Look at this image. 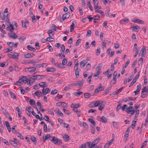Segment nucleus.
Returning a JSON list of instances; mask_svg holds the SVG:
<instances>
[{
	"label": "nucleus",
	"instance_id": "nucleus-1",
	"mask_svg": "<svg viewBox=\"0 0 148 148\" xmlns=\"http://www.w3.org/2000/svg\"><path fill=\"white\" fill-rule=\"evenodd\" d=\"M8 56L10 58H13L17 60L18 59L19 54L16 52H12L8 53Z\"/></svg>",
	"mask_w": 148,
	"mask_h": 148
},
{
	"label": "nucleus",
	"instance_id": "nucleus-2",
	"mask_svg": "<svg viewBox=\"0 0 148 148\" xmlns=\"http://www.w3.org/2000/svg\"><path fill=\"white\" fill-rule=\"evenodd\" d=\"M44 77V76L43 75H37L31 77L30 78L34 80H38L42 79Z\"/></svg>",
	"mask_w": 148,
	"mask_h": 148
},
{
	"label": "nucleus",
	"instance_id": "nucleus-3",
	"mask_svg": "<svg viewBox=\"0 0 148 148\" xmlns=\"http://www.w3.org/2000/svg\"><path fill=\"white\" fill-rule=\"evenodd\" d=\"M51 141H52L55 144H59L61 143V140L58 138H55L54 136H52V139H50Z\"/></svg>",
	"mask_w": 148,
	"mask_h": 148
},
{
	"label": "nucleus",
	"instance_id": "nucleus-4",
	"mask_svg": "<svg viewBox=\"0 0 148 148\" xmlns=\"http://www.w3.org/2000/svg\"><path fill=\"white\" fill-rule=\"evenodd\" d=\"M139 76V73H138V74L133 79V81L130 84L129 87L132 86L136 81L138 79V78Z\"/></svg>",
	"mask_w": 148,
	"mask_h": 148
},
{
	"label": "nucleus",
	"instance_id": "nucleus-5",
	"mask_svg": "<svg viewBox=\"0 0 148 148\" xmlns=\"http://www.w3.org/2000/svg\"><path fill=\"white\" fill-rule=\"evenodd\" d=\"M18 44V42L14 44V42H8L7 44L9 46V47H16Z\"/></svg>",
	"mask_w": 148,
	"mask_h": 148
},
{
	"label": "nucleus",
	"instance_id": "nucleus-6",
	"mask_svg": "<svg viewBox=\"0 0 148 148\" xmlns=\"http://www.w3.org/2000/svg\"><path fill=\"white\" fill-rule=\"evenodd\" d=\"M56 104L59 106H62L64 108L67 106V103L63 102H59L57 103Z\"/></svg>",
	"mask_w": 148,
	"mask_h": 148
},
{
	"label": "nucleus",
	"instance_id": "nucleus-7",
	"mask_svg": "<svg viewBox=\"0 0 148 148\" xmlns=\"http://www.w3.org/2000/svg\"><path fill=\"white\" fill-rule=\"evenodd\" d=\"M141 56L142 57H145V55L146 47L144 46L141 49Z\"/></svg>",
	"mask_w": 148,
	"mask_h": 148
},
{
	"label": "nucleus",
	"instance_id": "nucleus-8",
	"mask_svg": "<svg viewBox=\"0 0 148 148\" xmlns=\"http://www.w3.org/2000/svg\"><path fill=\"white\" fill-rule=\"evenodd\" d=\"M70 14L69 12H68L64 14H63L62 16L63 21L66 18H68L70 16Z\"/></svg>",
	"mask_w": 148,
	"mask_h": 148
},
{
	"label": "nucleus",
	"instance_id": "nucleus-9",
	"mask_svg": "<svg viewBox=\"0 0 148 148\" xmlns=\"http://www.w3.org/2000/svg\"><path fill=\"white\" fill-rule=\"evenodd\" d=\"M19 80H20L25 84L28 82V81L27 80V77L24 76H23L21 78H20L19 79Z\"/></svg>",
	"mask_w": 148,
	"mask_h": 148
},
{
	"label": "nucleus",
	"instance_id": "nucleus-10",
	"mask_svg": "<svg viewBox=\"0 0 148 148\" xmlns=\"http://www.w3.org/2000/svg\"><path fill=\"white\" fill-rule=\"evenodd\" d=\"M34 56V54L32 53H25L24 54V58H32Z\"/></svg>",
	"mask_w": 148,
	"mask_h": 148
},
{
	"label": "nucleus",
	"instance_id": "nucleus-11",
	"mask_svg": "<svg viewBox=\"0 0 148 148\" xmlns=\"http://www.w3.org/2000/svg\"><path fill=\"white\" fill-rule=\"evenodd\" d=\"M8 35L10 37L13 39H15L18 37V36L15 33L13 34L12 32L9 33Z\"/></svg>",
	"mask_w": 148,
	"mask_h": 148
},
{
	"label": "nucleus",
	"instance_id": "nucleus-12",
	"mask_svg": "<svg viewBox=\"0 0 148 148\" xmlns=\"http://www.w3.org/2000/svg\"><path fill=\"white\" fill-rule=\"evenodd\" d=\"M26 69H27L28 71H29V72L31 73H34L36 70V68L34 67L27 68Z\"/></svg>",
	"mask_w": 148,
	"mask_h": 148
},
{
	"label": "nucleus",
	"instance_id": "nucleus-13",
	"mask_svg": "<svg viewBox=\"0 0 148 148\" xmlns=\"http://www.w3.org/2000/svg\"><path fill=\"white\" fill-rule=\"evenodd\" d=\"M47 71V72H53L56 71V70L55 68L52 67H48L46 69Z\"/></svg>",
	"mask_w": 148,
	"mask_h": 148
},
{
	"label": "nucleus",
	"instance_id": "nucleus-14",
	"mask_svg": "<svg viewBox=\"0 0 148 148\" xmlns=\"http://www.w3.org/2000/svg\"><path fill=\"white\" fill-rule=\"evenodd\" d=\"M47 83L46 82H42L39 83V85L40 87L44 88L47 86Z\"/></svg>",
	"mask_w": 148,
	"mask_h": 148
},
{
	"label": "nucleus",
	"instance_id": "nucleus-15",
	"mask_svg": "<svg viewBox=\"0 0 148 148\" xmlns=\"http://www.w3.org/2000/svg\"><path fill=\"white\" fill-rule=\"evenodd\" d=\"M5 124L6 127L9 132H11V128L10 127V126L9 123L8 121H6L5 122Z\"/></svg>",
	"mask_w": 148,
	"mask_h": 148
},
{
	"label": "nucleus",
	"instance_id": "nucleus-16",
	"mask_svg": "<svg viewBox=\"0 0 148 148\" xmlns=\"http://www.w3.org/2000/svg\"><path fill=\"white\" fill-rule=\"evenodd\" d=\"M104 90V88H103V87H102V86H99V88H96L95 89V92H96V93L98 92H99L101 91L102 90Z\"/></svg>",
	"mask_w": 148,
	"mask_h": 148
},
{
	"label": "nucleus",
	"instance_id": "nucleus-17",
	"mask_svg": "<svg viewBox=\"0 0 148 148\" xmlns=\"http://www.w3.org/2000/svg\"><path fill=\"white\" fill-rule=\"evenodd\" d=\"M27 48L29 50L33 51V52H35L36 51V49L32 47L30 45H28L27 46Z\"/></svg>",
	"mask_w": 148,
	"mask_h": 148
},
{
	"label": "nucleus",
	"instance_id": "nucleus-18",
	"mask_svg": "<svg viewBox=\"0 0 148 148\" xmlns=\"http://www.w3.org/2000/svg\"><path fill=\"white\" fill-rule=\"evenodd\" d=\"M133 107L132 106H130L128 108H127L125 111L127 113H129L131 112V111L133 110Z\"/></svg>",
	"mask_w": 148,
	"mask_h": 148
},
{
	"label": "nucleus",
	"instance_id": "nucleus-19",
	"mask_svg": "<svg viewBox=\"0 0 148 148\" xmlns=\"http://www.w3.org/2000/svg\"><path fill=\"white\" fill-rule=\"evenodd\" d=\"M101 121L103 123H106L107 122V119L104 116H102L100 118Z\"/></svg>",
	"mask_w": 148,
	"mask_h": 148
},
{
	"label": "nucleus",
	"instance_id": "nucleus-20",
	"mask_svg": "<svg viewBox=\"0 0 148 148\" xmlns=\"http://www.w3.org/2000/svg\"><path fill=\"white\" fill-rule=\"evenodd\" d=\"M80 105L79 103L77 104H72L71 105V108H74L77 109V108L79 107Z\"/></svg>",
	"mask_w": 148,
	"mask_h": 148
},
{
	"label": "nucleus",
	"instance_id": "nucleus-21",
	"mask_svg": "<svg viewBox=\"0 0 148 148\" xmlns=\"http://www.w3.org/2000/svg\"><path fill=\"white\" fill-rule=\"evenodd\" d=\"M131 28L133 29V30H135L136 32H138V29H140V27L139 26H133L131 27Z\"/></svg>",
	"mask_w": 148,
	"mask_h": 148
},
{
	"label": "nucleus",
	"instance_id": "nucleus-22",
	"mask_svg": "<svg viewBox=\"0 0 148 148\" xmlns=\"http://www.w3.org/2000/svg\"><path fill=\"white\" fill-rule=\"evenodd\" d=\"M94 104L95 107H97L99 105H100L101 102H102V101H94Z\"/></svg>",
	"mask_w": 148,
	"mask_h": 148
},
{
	"label": "nucleus",
	"instance_id": "nucleus-23",
	"mask_svg": "<svg viewBox=\"0 0 148 148\" xmlns=\"http://www.w3.org/2000/svg\"><path fill=\"white\" fill-rule=\"evenodd\" d=\"M63 138L65 141H68L69 140V136L66 134H65L63 136Z\"/></svg>",
	"mask_w": 148,
	"mask_h": 148
},
{
	"label": "nucleus",
	"instance_id": "nucleus-24",
	"mask_svg": "<svg viewBox=\"0 0 148 148\" xmlns=\"http://www.w3.org/2000/svg\"><path fill=\"white\" fill-rule=\"evenodd\" d=\"M9 25L8 27H7L6 28L9 29L10 31L11 32H12L13 31H12V30H14V28L11 24H9Z\"/></svg>",
	"mask_w": 148,
	"mask_h": 148
},
{
	"label": "nucleus",
	"instance_id": "nucleus-25",
	"mask_svg": "<svg viewBox=\"0 0 148 148\" xmlns=\"http://www.w3.org/2000/svg\"><path fill=\"white\" fill-rule=\"evenodd\" d=\"M84 80L83 79H82L81 81H77L76 84L77 86L82 85L83 84Z\"/></svg>",
	"mask_w": 148,
	"mask_h": 148
},
{
	"label": "nucleus",
	"instance_id": "nucleus-26",
	"mask_svg": "<svg viewBox=\"0 0 148 148\" xmlns=\"http://www.w3.org/2000/svg\"><path fill=\"white\" fill-rule=\"evenodd\" d=\"M123 89V88L122 87L121 88L118 90H117L115 92H114L113 93V95H116L118 94L119 92H121V91Z\"/></svg>",
	"mask_w": 148,
	"mask_h": 148
},
{
	"label": "nucleus",
	"instance_id": "nucleus-27",
	"mask_svg": "<svg viewBox=\"0 0 148 148\" xmlns=\"http://www.w3.org/2000/svg\"><path fill=\"white\" fill-rule=\"evenodd\" d=\"M88 121L91 123L92 124V125H93V126H95V125L96 124V123L92 119L89 118L88 119Z\"/></svg>",
	"mask_w": 148,
	"mask_h": 148
},
{
	"label": "nucleus",
	"instance_id": "nucleus-28",
	"mask_svg": "<svg viewBox=\"0 0 148 148\" xmlns=\"http://www.w3.org/2000/svg\"><path fill=\"white\" fill-rule=\"evenodd\" d=\"M103 102L101 103V104L100 105H99V110H101L104 107V105L103 104Z\"/></svg>",
	"mask_w": 148,
	"mask_h": 148
},
{
	"label": "nucleus",
	"instance_id": "nucleus-29",
	"mask_svg": "<svg viewBox=\"0 0 148 148\" xmlns=\"http://www.w3.org/2000/svg\"><path fill=\"white\" fill-rule=\"evenodd\" d=\"M55 39L54 38L51 37L50 36H49L46 38V40L47 41L49 42L53 41Z\"/></svg>",
	"mask_w": 148,
	"mask_h": 148
},
{
	"label": "nucleus",
	"instance_id": "nucleus-30",
	"mask_svg": "<svg viewBox=\"0 0 148 148\" xmlns=\"http://www.w3.org/2000/svg\"><path fill=\"white\" fill-rule=\"evenodd\" d=\"M94 126L92 125H91V131L92 133L93 134H94L95 132V129Z\"/></svg>",
	"mask_w": 148,
	"mask_h": 148
},
{
	"label": "nucleus",
	"instance_id": "nucleus-31",
	"mask_svg": "<svg viewBox=\"0 0 148 148\" xmlns=\"http://www.w3.org/2000/svg\"><path fill=\"white\" fill-rule=\"evenodd\" d=\"M79 70H78L77 71H75V74L76 77H78L79 76Z\"/></svg>",
	"mask_w": 148,
	"mask_h": 148
},
{
	"label": "nucleus",
	"instance_id": "nucleus-32",
	"mask_svg": "<svg viewBox=\"0 0 148 148\" xmlns=\"http://www.w3.org/2000/svg\"><path fill=\"white\" fill-rule=\"evenodd\" d=\"M91 96V94L89 93H86L84 94V97L86 98H89Z\"/></svg>",
	"mask_w": 148,
	"mask_h": 148
},
{
	"label": "nucleus",
	"instance_id": "nucleus-33",
	"mask_svg": "<svg viewBox=\"0 0 148 148\" xmlns=\"http://www.w3.org/2000/svg\"><path fill=\"white\" fill-rule=\"evenodd\" d=\"M85 60H82L80 63V65L81 67H84L86 64L85 63Z\"/></svg>",
	"mask_w": 148,
	"mask_h": 148
},
{
	"label": "nucleus",
	"instance_id": "nucleus-34",
	"mask_svg": "<svg viewBox=\"0 0 148 148\" xmlns=\"http://www.w3.org/2000/svg\"><path fill=\"white\" fill-rule=\"evenodd\" d=\"M87 5L88 6V8L91 11L93 10V9L92 8V5L91 4L90 2V1H88L87 4Z\"/></svg>",
	"mask_w": 148,
	"mask_h": 148
},
{
	"label": "nucleus",
	"instance_id": "nucleus-35",
	"mask_svg": "<svg viewBox=\"0 0 148 148\" xmlns=\"http://www.w3.org/2000/svg\"><path fill=\"white\" fill-rule=\"evenodd\" d=\"M20 80H18V81L16 83H15L14 84V85H18L19 86H21L22 85L23 83L22 82H21Z\"/></svg>",
	"mask_w": 148,
	"mask_h": 148
},
{
	"label": "nucleus",
	"instance_id": "nucleus-36",
	"mask_svg": "<svg viewBox=\"0 0 148 148\" xmlns=\"http://www.w3.org/2000/svg\"><path fill=\"white\" fill-rule=\"evenodd\" d=\"M103 64L102 63H101L100 64H99L97 67L96 68V69L97 70V71H100V69L101 68Z\"/></svg>",
	"mask_w": 148,
	"mask_h": 148
},
{
	"label": "nucleus",
	"instance_id": "nucleus-37",
	"mask_svg": "<svg viewBox=\"0 0 148 148\" xmlns=\"http://www.w3.org/2000/svg\"><path fill=\"white\" fill-rule=\"evenodd\" d=\"M5 15L4 14H3V13L2 12H1L0 13V17L3 20L5 19Z\"/></svg>",
	"mask_w": 148,
	"mask_h": 148
},
{
	"label": "nucleus",
	"instance_id": "nucleus-38",
	"mask_svg": "<svg viewBox=\"0 0 148 148\" xmlns=\"http://www.w3.org/2000/svg\"><path fill=\"white\" fill-rule=\"evenodd\" d=\"M136 121H133L132 122V129H134L135 127V126L136 125Z\"/></svg>",
	"mask_w": 148,
	"mask_h": 148
},
{
	"label": "nucleus",
	"instance_id": "nucleus-39",
	"mask_svg": "<svg viewBox=\"0 0 148 148\" xmlns=\"http://www.w3.org/2000/svg\"><path fill=\"white\" fill-rule=\"evenodd\" d=\"M79 70L78 69V63L77 62L74 66V71Z\"/></svg>",
	"mask_w": 148,
	"mask_h": 148
},
{
	"label": "nucleus",
	"instance_id": "nucleus-40",
	"mask_svg": "<svg viewBox=\"0 0 148 148\" xmlns=\"http://www.w3.org/2000/svg\"><path fill=\"white\" fill-rule=\"evenodd\" d=\"M52 137L51 136H50L48 134H46L45 136V138L44 140H45H45L48 139L49 138H52Z\"/></svg>",
	"mask_w": 148,
	"mask_h": 148
},
{
	"label": "nucleus",
	"instance_id": "nucleus-41",
	"mask_svg": "<svg viewBox=\"0 0 148 148\" xmlns=\"http://www.w3.org/2000/svg\"><path fill=\"white\" fill-rule=\"evenodd\" d=\"M40 94H42V92H41L39 91V90H37L35 92V95L37 96H38V97H39L40 96H38V95H40Z\"/></svg>",
	"mask_w": 148,
	"mask_h": 148
},
{
	"label": "nucleus",
	"instance_id": "nucleus-42",
	"mask_svg": "<svg viewBox=\"0 0 148 148\" xmlns=\"http://www.w3.org/2000/svg\"><path fill=\"white\" fill-rule=\"evenodd\" d=\"M99 138H97L95 140L92 142H94L95 144L97 145L100 140Z\"/></svg>",
	"mask_w": 148,
	"mask_h": 148
},
{
	"label": "nucleus",
	"instance_id": "nucleus-43",
	"mask_svg": "<svg viewBox=\"0 0 148 148\" xmlns=\"http://www.w3.org/2000/svg\"><path fill=\"white\" fill-rule=\"evenodd\" d=\"M58 92V90L56 89H55V90H52L51 92V94L52 95H54L55 94L57 93Z\"/></svg>",
	"mask_w": 148,
	"mask_h": 148
},
{
	"label": "nucleus",
	"instance_id": "nucleus-44",
	"mask_svg": "<svg viewBox=\"0 0 148 148\" xmlns=\"http://www.w3.org/2000/svg\"><path fill=\"white\" fill-rule=\"evenodd\" d=\"M147 143V141H145L142 144V146L140 148H144L145 146L146 145Z\"/></svg>",
	"mask_w": 148,
	"mask_h": 148
},
{
	"label": "nucleus",
	"instance_id": "nucleus-45",
	"mask_svg": "<svg viewBox=\"0 0 148 148\" xmlns=\"http://www.w3.org/2000/svg\"><path fill=\"white\" fill-rule=\"evenodd\" d=\"M113 126L114 127L117 128L118 127V125L116 122L113 121L112 122Z\"/></svg>",
	"mask_w": 148,
	"mask_h": 148
},
{
	"label": "nucleus",
	"instance_id": "nucleus-46",
	"mask_svg": "<svg viewBox=\"0 0 148 148\" xmlns=\"http://www.w3.org/2000/svg\"><path fill=\"white\" fill-rule=\"evenodd\" d=\"M29 103L31 105H35L36 104L35 101L32 99L30 100Z\"/></svg>",
	"mask_w": 148,
	"mask_h": 148
},
{
	"label": "nucleus",
	"instance_id": "nucleus-47",
	"mask_svg": "<svg viewBox=\"0 0 148 148\" xmlns=\"http://www.w3.org/2000/svg\"><path fill=\"white\" fill-rule=\"evenodd\" d=\"M143 59L142 58H140L139 60V61L138 62V64L140 65H142V62H143Z\"/></svg>",
	"mask_w": 148,
	"mask_h": 148
},
{
	"label": "nucleus",
	"instance_id": "nucleus-48",
	"mask_svg": "<svg viewBox=\"0 0 148 148\" xmlns=\"http://www.w3.org/2000/svg\"><path fill=\"white\" fill-rule=\"evenodd\" d=\"M25 39V37L24 36H21L19 38V40L21 42H22Z\"/></svg>",
	"mask_w": 148,
	"mask_h": 148
},
{
	"label": "nucleus",
	"instance_id": "nucleus-49",
	"mask_svg": "<svg viewBox=\"0 0 148 148\" xmlns=\"http://www.w3.org/2000/svg\"><path fill=\"white\" fill-rule=\"evenodd\" d=\"M125 100H124V101H125V102H126L127 101H129L130 100H132L133 99V97H128V98H125Z\"/></svg>",
	"mask_w": 148,
	"mask_h": 148
},
{
	"label": "nucleus",
	"instance_id": "nucleus-50",
	"mask_svg": "<svg viewBox=\"0 0 148 148\" xmlns=\"http://www.w3.org/2000/svg\"><path fill=\"white\" fill-rule=\"evenodd\" d=\"M10 95L11 97L12 98H13L14 99H16V96L15 95V94L12 92H10Z\"/></svg>",
	"mask_w": 148,
	"mask_h": 148
},
{
	"label": "nucleus",
	"instance_id": "nucleus-51",
	"mask_svg": "<svg viewBox=\"0 0 148 148\" xmlns=\"http://www.w3.org/2000/svg\"><path fill=\"white\" fill-rule=\"evenodd\" d=\"M31 140L32 142H34V144H36V138L35 137H32Z\"/></svg>",
	"mask_w": 148,
	"mask_h": 148
},
{
	"label": "nucleus",
	"instance_id": "nucleus-52",
	"mask_svg": "<svg viewBox=\"0 0 148 148\" xmlns=\"http://www.w3.org/2000/svg\"><path fill=\"white\" fill-rule=\"evenodd\" d=\"M14 143L15 144H19L20 143L19 140L15 138H14Z\"/></svg>",
	"mask_w": 148,
	"mask_h": 148
},
{
	"label": "nucleus",
	"instance_id": "nucleus-53",
	"mask_svg": "<svg viewBox=\"0 0 148 148\" xmlns=\"http://www.w3.org/2000/svg\"><path fill=\"white\" fill-rule=\"evenodd\" d=\"M20 109L19 108V107H17L16 108V110H17L18 112V115L19 114H20L21 113V111H20Z\"/></svg>",
	"mask_w": 148,
	"mask_h": 148
},
{
	"label": "nucleus",
	"instance_id": "nucleus-54",
	"mask_svg": "<svg viewBox=\"0 0 148 148\" xmlns=\"http://www.w3.org/2000/svg\"><path fill=\"white\" fill-rule=\"evenodd\" d=\"M111 88V87H110L108 88L106 90L105 93L106 95H107L108 94L109 91L110 90Z\"/></svg>",
	"mask_w": 148,
	"mask_h": 148
},
{
	"label": "nucleus",
	"instance_id": "nucleus-55",
	"mask_svg": "<svg viewBox=\"0 0 148 148\" xmlns=\"http://www.w3.org/2000/svg\"><path fill=\"white\" fill-rule=\"evenodd\" d=\"M38 60H32L29 61L30 63L31 64H34L36 62H37V61Z\"/></svg>",
	"mask_w": 148,
	"mask_h": 148
},
{
	"label": "nucleus",
	"instance_id": "nucleus-56",
	"mask_svg": "<svg viewBox=\"0 0 148 148\" xmlns=\"http://www.w3.org/2000/svg\"><path fill=\"white\" fill-rule=\"evenodd\" d=\"M21 23L22 26L24 27L27 28V27L25 21L23 20L21 21Z\"/></svg>",
	"mask_w": 148,
	"mask_h": 148
},
{
	"label": "nucleus",
	"instance_id": "nucleus-57",
	"mask_svg": "<svg viewBox=\"0 0 148 148\" xmlns=\"http://www.w3.org/2000/svg\"><path fill=\"white\" fill-rule=\"evenodd\" d=\"M90 47L89 43L88 42H86L85 44L86 49H88Z\"/></svg>",
	"mask_w": 148,
	"mask_h": 148
},
{
	"label": "nucleus",
	"instance_id": "nucleus-58",
	"mask_svg": "<svg viewBox=\"0 0 148 148\" xmlns=\"http://www.w3.org/2000/svg\"><path fill=\"white\" fill-rule=\"evenodd\" d=\"M101 72L100 71H97V73L96 74H95L94 76L95 77H97L98 78L99 77V75L100 74Z\"/></svg>",
	"mask_w": 148,
	"mask_h": 148
},
{
	"label": "nucleus",
	"instance_id": "nucleus-59",
	"mask_svg": "<svg viewBox=\"0 0 148 148\" xmlns=\"http://www.w3.org/2000/svg\"><path fill=\"white\" fill-rule=\"evenodd\" d=\"M67 63V60L66 59H64L62 61V64L63 65H64L66 64Z\"/></svg>",
	"mask_w": 148,
	"mask_h": 148
},
{
	"label": "nucleus",
	"instance_id": "nucleus-60",
	"mask_svg": "<svg viewBox=\"0 0 148 148\" xmlns=\"http://www.w3.org/2000/svg\"><path fill=\"white\" fill-rule=\"evenodd\" d=\"M46 64L42 63V64H38L36 65V66H38L39 68H40L41 67H43L44 66V65L45 64Z\"/></svg>",
	"mask_w": 148,
	"mask_h": 148
},
{
	"label": "nucleus",
	"instance_id": "nucleus-61",
	"mask_svg": "<svg viewBox=\"0 0 148 148\" xmlns=\"http://www.w3.org/2000/svg\"><path fill=\"white\" fill-rule=\"evenodd\" d=\"M43 130L44 132H47V126L46 124H45L43 128Z\"/></svg>",
	"mask_w": 148,
	"mask_h": 148
},
{
	"label": "nucleus",
	"instance_id": "nucleus-62",
	"mask_svg": "<svg viewBox=\"0 0 148 148\" xmlns=\"http://www.w3.org/2000/svg\"><path fill=\"white\" fill-rule=\"evenodd\" d=\"M5 50L6 51L5 52V53H7L8 52L11 51L13 50V49L12 48H7L5 49Z\"/></svg>",
	"mask_w": 148,
	"mask_h": 148
},
{
	"label": "nucleus",
	"instance_id": "nucleus-63",
	"mask_svg": "<svg viewBox=\"0 0 148 148\" xmlns=\"http://www.w3.org/2000/svg\"><path fill=\"white\" fill-rule=\"evenodd\" d=\"M83 125L84 128H85L86 129H87L88 128V126L86 123L85 122H84L83 123Z\"/></svg>",
	"mask_w": 148,
	"mask_h": 148
},
{
	"label": "nucleus",
	"instance_id": "nucleus-64",
	"mask_svg": "<svg viewBox=\"0 0 148 148\" xmlns=\"http://www.w3.org/2000/svg\"><path fill=\"white\" fill-rule=\"evenodd\" d=\"M69 125L67 123H63V126L64 127L67 128L69 127Z\"/></svg>",
	"mask_w": 148,
	"mask_h": 148
}]
</instances>
